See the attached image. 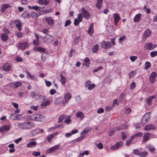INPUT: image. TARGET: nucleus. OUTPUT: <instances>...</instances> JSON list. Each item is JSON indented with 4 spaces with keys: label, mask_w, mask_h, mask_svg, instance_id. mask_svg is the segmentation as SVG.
I'll return each instance as SVG.
<instances>
[{
    "label": "nucleus",
    "mask_w": 157,
    "mask_h": 157,
    "mask_svg": "<svg viewBox=\"0 0 157 157\" xmlns=\"http://www.w3.org/2000/svg\"><path fill=\"white\" fill-rule=\"evenodd\" d=\"M157 46L156 44H153L151 43H147L144 46V48L150 50H153Z\"/></svg>",
    "instance_id": "nucleus-5"
},
{
    "label": "nucleus",
    "mask_w": 157,
    "mask_h": 157,
    "mask_svg": "<svg viewBox=\"0 0 157 157\" xmlns=\"http://www.w3.org/2000/svg\"><path fill=\"white\" fill-rule=\"evenodd\" d=\"M81 21L80 20H78L77 18H75L74 19V24L75 26H77L79 24V23L81 22Z\"/></svg>",
    "instance_id": "nucleus-47"
},
{
    "label": "nucleus",
    "mask_w": 157,
    "mask_h": 157,
    "mask_svg": "<svg viewBox=\"0 0 157 157\" xmlns=\"http://www.w3.org/2000/svg\"><path fill=\"white\" fill-rule=\"evenodd\" d=\"M2 68L4 71H9L11 69L10 65L8 63H6L3 66Z\"/></svg>",
    "instance_id": "nucleus-25"
},
{
    "label": "nucleus",
    "mask_w": 157,
    "mask_h": 157,
    "mask_svg": "<svg viewBox=\"0 0 157 157\" xmlns=\"http://www.w3.org/2000/svg\"><path fill=\"white\" fill-rule=\"evenodd\" d=\"M1 39L3 41H6L8 38V36L7 34H2L1 35Z\"/></svg>",
    "instance_id": "nucleus-35"
},
{
    "label": "nucleus",
    "mask_w": 157,
    "mask_h": 157,
    "mask_svg": "<svg viewBox=\"0 0 157 157\" xmlns=\"http://www.w3.org/2000/svg\"><path fill=\"white\" fill-rule=\"evenodd\" d=\"M149 113H146L142 118L141 122L142 124H145L151 117Z\"/></svg>",
    "instance_id": "nucleus-3"
},
{
    "label": "nucleus",
    "mask_w": 157,
    "mask_h": 157,
    "mask_svg": "<svg viewBox=\"0 0 157 157\" xmlns=\"http://www.w3.org/2000/svg\"><path fill=\"white\" fill-rule=\"evenodd\" d=\"M62 100L61 97L57 98L55 101L54 103L55 104H59L61 102Z\"/></svg>",
    "instance_id": "nucleus-43"
},
{
    "label": "nucleus",
    "mask_w": 157,
    "mask_h": 157,
    "mask_svg": "<svg viewBox=\"0 0 157 157\" xmlns=\"http://www.w3.org/2000/svg\"><path fill=\"white\" fill-rule=\"evenodd\" d=\"M44 119V116L41 114H37L34 117L33 120L41 122Z\"/></svg>",
    "instance_id": "nucleus-6"
},
{
    "label": "nucleus",
    "mask_w": 157,
    "mask_h": 157,
    "mask_svg": "<svg viewBox=\"0 0 157 157\" xmlns=\"http://www.w3.org/2000/svg\"><path fill=\"white\" fill-rule=\"evenodd\" d=\"M22 83L20 82H12L10 84V86L13 88H17L19 86H21Z\"/></svg>",
    "instance_id": "nucleus-12"
},
{
    "label": "nucleus",
    "mask_w": 157,
    "mask_h": 157,
    "mask_svg": "<svg viewBox=\"0 0 157 157\" xmlns=\"http://www.w3.org/2000/svg\"><path fill=\"white\" fill-rule=\"evenodd\" d=\"M75 52V51L73 49H71L70 51L69 52V56L71 57L72 56L73 53H74Z\"/></svg>",
    "instance_id": "nucleus-53"
},
{
    "label": "nucleus",
    "mask_w": 157,
    "mask_h": 157,
    "mask_svg": "<svg viewBox=\"0 0 157 157\" xmlns=\"http://www.w3.org/2000/svg\"><path fill=\"white\" fill-rule=\"evenodd\" d=\"M91 128H90L89 127H87L85 128L83 130L81 135H83L84 134H87L91 130Z\"/></svg>",
    "instance_id": "nucleus-31"
},
{
    "label": "nucleus",
    "mask_w": 157,
    "mask_h": 157,
    "mask_svg": "<svg viewBox=\"0 0 157 157\" xmlns=\"http://www.w3.org/2000/svg\"><path fill=\"white\" fill-rule=\"evenodd\" d=\"M36 142L35 141H30L26 145V147H31L32 146L34 147L36 145Z\"/></svg>",
    "instance_id": "nucleus-30"
},
{
    "label": "nucleus",
    "mask_w": 157,
    "mask_h": 157,
    "mask_svg": "<svg viewBox=\"0 0 157 157\" xmlns=\"http://www.w3.org/2000/svg\"><path fill=\"white\" fill-rule=\"evenodd\" d=\"M151 31L149 29H147L144 32L142 38L145 40L150 35Z\"/></svg>",
    "instance_id": "nucleus-17"
},
{
    "label": "nucleus",
    "mask_w": 157,
    "mask_h": 157,
    "mask_svg": "<svg viewBox=\"0 0 157 157\" xmlns=\"http://www.w3.org/2000/svg\"><path fill=\"white\" fill-rule=\"evenodd\" d=\"M83 136H81L78 138L76 139L72 140L71 142H73V143H75L82 140L83 139Z\"/></svg>",
    "instance_id": "nucleus-49"
},
{
    "label": "nucleus",
    "mask_w": 157,
    "mask_h": 157,
    "mask_svg": "<svg viewBox=\"0 0 157 157\" xmlns=\"http://www.w3.org/2000/svg\"><path fill=\"white\" fill-rule=\"evenodd\" d=\"M46 99V97L44 95H39L38 98L36 99L39 101L42 102L45 100Z\"/></svg>",
    "instance_id": "nucleus-27"
},
{
    "label": "nucleus",
    "mask_w": 157,
    "mask_h": 157,
    "mask_svg": "<svg viewBox=\"0 0 157 157\" xmlns=\"http://www.w3.org/2000/svg\"><path fill=\"white\" fill-rule=\"evenodd\" d=\"M10 5L8 3L3 4L1 9V12L3 13H4L6 11V9L10 7Z\"/></svg>",
    "instance_id": "nucleus-22"
},
{
    "label": "nucleus",
    "mask_w": 157,
    "mask_h": 157,
    "mask_svg": "<svg viewBox=\"0 0 157 157\" xmlns=\"http://www.w3.org/2000/svg\"><path fill=\"white\" fill-rule=\"evenodd\" d=\"M80 38L79 37H76V38L74 39V42L75 44H76L78 43L79 42Z\"/></svg>",
    "instance_id": "nucleus-50"
},
{
    "label": "nucleus",
    "mask_w": 157,
    "mask_h": 157,
    "mask_svg": "<svg viewBox=\"0 0 157 157\" xmlns=\"http://www.w3.org/2000/svg\"><path fill=\"white\" fill-rule=\"evenodd\" d=\"M59 147V145L55 146L48 150L47 153L48 154L51 153L57 149Z\"/></svg>",
    "instance_id": "nucleus-16"
},
{
    "label": "nucleus",
    "mask_w": 157,
    "mask_h": 157,
    "mask_svg": "<svg viewBox=\"0 0 157 157\" xmlns=\"http://www.w3.org/2000/svg\"><path fill=\"white\" fill-rule=\"evenodd\" d=\"M111 43L110 42L103 41L102 42L101 47L104 48H109L111 46Z\"/></svg>",
    "instance_id": "nucleus-9"
},
{
    "label": "nucleus",
    "mask_w": 157,
    "mask_h": 157,
    "mask_svg": "<svg viewBox=\"0 0 157 157\" xmlns=\"http://www.w3.org/2000/svg\"><path fill=\"white\" fill-rule=\"evenodd\" d=\"M84 62L82 63L84 66H86L88 68L89 67V64L90 63V59L88 57H86L84 59Z\"/></svg>",
    "instance_id": "nucleus-23"
},
{
    "label": "nucleus",
    "mask_w": 157,
    "mask_h": 157,
    "mask_svg": "<svg viewBox=\"0 0 157 157\" xmlns=\"http://www.w3.org/2000/svg\"><path fill=\"white\" fill-rule=\"evenodd\" d=\"M31 15L32 17L33 18H36L39 16V15H38L37 13L34 12H32L31 13Z\"/></svg>",
    "instance_id": "nucleus-44"
},
{
    "label": "nucleus",
    "mask_w": 157,
    "mask_h": 157,
    "mask_svg": "<svg viewBox=\"0 0 157 157\" xmlns=\"http://www.w3.org/2000/svg\"><path fill=\"white\" fill-rule=\"evenodd\" d=\"M115 144L116 146L117 147V148H118L123 145V142L121 141H120L117 143Z\"/></svg>",
    "instance_id": "nucleus-60"
},
{
    "label": "nucleus",
    "mask_w": 157,
    "mask_h": 157,
    "mask_svg": "<svg viewBox=\"0 0 157 157\" xmlns=\"http://www.w3.org/2000/svg\"><path fill=\"white\" fill-rule=\"evenodd\" d=\"M14 22L15 24V26L17 28L18 30L20 31L21 29L22 25L20 20L18 19L15 20Z\"/></svg>",
    "instance_id": "nucleus-15"
},
{
    "label": "nucleus",
    "mask_w": 157,
    "mask_h": 157,
    "mask_svg": "<svg viewBox=\"0 0 157 157\" xmlns=\"http://www.w3.org/2000/svg\"><path fill=\"white\" fill-rule=\"evenodd\" d=\"M157 55V51H152L150 53L151 56L152 57H155Z\"/></svg>",
    "instance_id": "nucleus-52"
},
{
    "label": "nucleus",
    "mask_w": 157,
    "mask_h": 157,
    "mask_svg": "<svg viewBox=\"0 0 157 157\" xmlns=\"http://www.w3.org/2000/svg\"><path fill=\"white\" fill-rule=\"evenodd\" d=\"M94 32L93 24H91L88 29V32L90 35L92 34Z\"/></svg>",
    "instance_id": "nucleus-34"
},
{
    "label": "nucleus",
    "mask_w": 157,
    "mask_h": 157,
    "mask_svg": "<svg viewBox=\"0 0 157 157\" xmlns=\"http://www.w3.org/2000/svg\"><path fill=\"white\" fill-rule=\"evenodd\" d=\"M43 9H44L43 7H38V9H37V11H40V12H39V13L40 14V15H41L42 14H43L44 13H48L51 12L48 11V10H46L44 11V13H43V12L42 11V10H43Z\"/></svg>",
    "instance_id": "nucleus-32"
},
{
    "label": "nucleus",
    "mask_w": 157,
    "mask_h": 157,
    "mask_svg": "<svg viewBox=\"0 0 157 157\" xmlns=\"http://www.w3.org/2000/svg\"><path fill=\"white\" fill-rule=\"evenodd\" d=\"M134 153L136 155L139 156L140 152L138 149H135L133 150Z\"/></svg>",
    "instance_id": "nucleus-59"
},
{
    "label": "nucleus",
    "mask_w": 157,
    "mask_h": 157,
    "mask_svg": "<svg viewBox=\"0 0 157 157\" xmlns=\"http://www.w3.org/2000/svg\"><path fill=\"white\" fill-rule=\"evenodd\" d=\"M155 129V127L152 124H150L145 126L144 129L146 131H149L151 129L154 130Z\"/></svg>",
    "instance_id": "nucleus-24"
},
{
    "label": "nucleus",
    "mask_w": 157,
    "mask_h": 157,
    "mask_svg": "<svg viewBox=\"0 0 157 157\" xmlns=\"http://www.w3.org/2000/svg\"><path fill=\"white\" fill-rule=\"evenodd\" d=\"M28 7L30 9H33L35 10L36 11H37V9L38 8V6H30L28 5Z\"/></svg>",
    "instance_id": "nucleus-45"
},
{
    "label": "nucleus",
    "mask_w": 157,
    "mask_h": 157,
    "mask_svg": "<svg viewBox=\"0 0 157 157\" xmlns=\"http://www.w3.org/2000/svg\"><path fill=\"white\" fill-rule=\"evenodd\" d=\"M104 112V109L103 108H101L98 109L97 111V113L100 114L101 113H103Z\"/></svg>",
    "instance_id": "nucleus-64"
},
{
    "label": "nucleus",
    "mask_w": 157,
    "mask_h": 157,
    "mask_svg": "<svg viewBox=\"0 0 157 157\" xmlns=\"http://www.w3.org/2000/svg\"><path fill=\"white\" fill-rule=\"evenodd\" d=\"M32 154L35 156H37L40 155V152L39 151H35L33 152Z\"/></svg>",
    "instance_id": "nucleus-56"
},
{
    "label": "nucleus",
    "mask_w": 157,
    "mask_h": 157,
    "mask_svg": "<svg viewBox=\"0 0 157 157\" xmlns=\"http://www.w3.org/2000/svg\"><path fill=\"white\" fill-rule=\"evenodd\" d=\"M50 0H39L38 3L40 5H47L49 2Z\"/></svg>",
    "instance_id": "nucleus-26"
},
{
    "label": "nucleus",
    "mask_w": 157,
    "mask_h": 157,
    "mask_svg": "<svg viewBox=\"0 0 157 157\" xmlns=\"http://www.w3.org/2000/svg\"><path fill=\"white\" fill-rule=\"evenodd\" d=\"M10 127L9 125H5L0 128V132H2L4 131H8L10 130Z\"/></svg>",
    "instance_id": "nucleus-19"
},
{
    "label": "nucleus",
    "mask_w": 157,
    "mask_h": 157,
    "mask_svg": "<svg viewBox=\"0 0 157 157\" xmlns=\"http://www.w3.org/2000/svg\"><path fill=\"white\" fill-rule=\"evenodd\" d=\"M75 116L77 117H79L81 120H82L84 118V115L82 112L78 111L75 114Z\"/></svg>",
    "instance_id": "nucleus-21"
},
{
    "label": "nucleus",
    "mask_w": 157,
    "mask_h": 157,
    "mask_svg": "<svg viewBox=\"0 0 157 157\" xmlns=\"http://www.w3.org/2000/svg\"><path fill=\"white\" fill-rule=\"evenodd\" d=\"M20 114L15 113L11 114L10 116V118L12 120H18L20 119Z\"/></svg>",
    "instance_id": "nucleus-14"
},
{
    "label": "nucleus",
    "mask_w": 157,
    "mask_h": 157,
    "mask_svg": "<svg viewBox=\"0 0 157 157\" xmlns=\"http://www.w3.org/2000/svg\"><path fill=\"white\" fill-rule=\"evenodd\" d=\"M121 135L122 136V140H124L126 138L127 136L126 134L124 132H122L121 133Z\"/></svg>",
    "instance_id": "nucleus-55"
},
{
    "label": "nucleus",
    "mask_w": 157,
    "mask_h": 157,
    "mask_svg": "<svg viewBox=\"0 0 157 157\" xmlns=\"http://www.w3.org/2000/svg\"><path fill=\"white\" fill-rule=\"evenodd\" d=\"M46 42L50 43L52 41L54 40V37L52 35L48 34L44 37Z\"/></svg>",
    "instance_id": "nucleus-8"
},
{
    "label": "nucleus",
    "mask_w": 157,
    "mask_h": 157,
    "mask_svg": "<svg viewBox=\"0 0 157 157\" xmlns=\"http://www.w3.org/2000/svg\"><path fill=\"white\" fill-rule=\"evenodd\" d=\"M60 77L61 78L60 79V82L62 85L64 84L66 82V78L65 77L63 76V74L60 75Z\"/></svg>",
    "instance_id": "nucleus-36"
},
{
    "label": "nucleus",
    "mask_w": 157,
    "mask_h": 157,
    "mask_svg": "<svg viewBox=\"0 0 157 157\" xmlns=\"http://www.w3.org/2000/svg\"><path fill=\"white\" fill-rule=\"evenodd\" d=\"M45 20L49 25H52L54 24V21L51 17H46L45 18Z\"/></svg>",
    "instance_id": "nucleus-13"
},
{
    "label": "nucleus",
    "mask_w": 157,
    "mask_h": 157,
    "mask_svg": "<svg viewBox=\"0 0 157 157\" xmlns=\"http://www.w3.org/2000/svg\"><path fill=\"white\" fill-rule=\"evenodd\" d=\"M157 76V74L155 72H153L151 73L149 78V80L151 84L154 83L156 77Z\"/></svg>",
    "instance_id": "nucleus-7"
},
{
    "label": "nucleus",
    "mask_w": 157,
    "mask_h": 157,
    "mask_svg": "<svg viewBox=\"0 0 157 157\" xmlns=\"http://www.w3.org/2000/svg\"><path fill=\"white\" fill-rule=\"evenodd\" d=\"M155 97L154 95L150 96L148 97L146 99V102L148 105H151V101Z\"/></svg>",
    "instance_id": "nucleus-20"
},
{
    "label": "nucleus",
    "mask_w": 157,
    "mask_h": 157,
    "mask_svg": "<svg viewBox=\"0 0 157 157\" xmlns=\"http://www.w3.org/2000/svg\"><path fill=\"white\" fill-rule=\"evenodd\" d=\"M95 85L93 84H90L88 87V89L89 90H91L95 87Z\"/></svg>",
    "instance_id": "nucleus-62"
},
{
    "label": "nucleus",
    "mask_w": 157,
    "mask_h": 157,
    "mask_svg": "<svg viewBox=\"0 0 157 157\" xmlns=\"http://www.w3.org/2000/svg\"><path fill=\"white\" fill-rule=\"evenodd\" d=\"M150 134L148 132L144 134L143 136L144 139L143 140V142H146L149 139L150 137Z\"/></svg>",
    "instance_id": "nucleus-33"
},
{
    "label": "nucleus",
    "mask_w": 157,
    "mask_h": 157,
    "mask_svg": "<svg viewBox=\"0 0 157 157\" xmlns=\"http://www.w3.org/2000/svg\"><path fill=\"white\" fill-rule=\"evenodd\" d=\"M137 59V57L136 56H131L130 57V59L131 61L134 62Z\"/></svg>",
    "instance_id": "nucleus-58"
},
{
    "label": "nucleus",
    "mask_w": 157,
    "mask_h": 157,
    "mask_svg": "<svg viewBox=\"0 0 157 157\" xmlns=\"http://www.w3.org/2000/svg\"><path fill=\"white\" fill-rule=\"evenodd\" d=\"M26 72L27 75L28 77H30L32 79L35 80V78L29 72L26 70Z\"/></svg>",
    "instance_id": "nucleus-46"
},
{
    "label": "nucleus",
    "mask_w": 157,
    "mask_h": 157,
    "mask_svg": "<svg viewBox=\"0 0 157 157\" xmlns=\"http://www.w3.org/2000/svg\"><path fill=\"white\" fill-rule=\"evenodd\" d=\"M99 48V46L98 44L94 45L92 48V50L93 52L96 53L98 51Z\"/></svg>",
    "instance_id": "nucleus-39"
},
{
    "label": "nucleus",
    "mask_w": 157,
    "mask_h": 157,
    "mask_svg": "<svg viewBox=\"0 0 157 157\" xmlns=\"http://www.w3.org/2000/svg\"><path fill=\"white\" fill-rule=\"evenodd\" d=\"M82 14L83 15V17L86 19H89L90 18V13L86 10L85 8L83 7L81 9Z\"/></svg>",
    "instance_id": "nucleus-2"
},
{
    "label": "nucleus",
    "mask_w": 157,
    "mask_h": 157,
    "mask_svg": "<svg viewBox=\"0 0 157 157\" xmlns=\"http://www.w3.org/2000/svg\"><path fill=\"white\" fill-rule=\"evenodd\" d=\"M141 14L140 13L137 14L133 18V21L134 22H138L141 18Z\"/></svg>",
    "instance_id": "nucleus-28"
},
{
    "label": "nucleus",
    "mask_w": 157,
    "mask_h": 157,
    "mask_svg": "<svg viewBox=\"0 0 157 157\" xmlns=\"http://www.w3.org/2000/svg\"><path fill=\"white\" fill-rule=\"evenodd\" d=\"M71 94L69 92L67 93L64 95V98L62 102V104L63 105H65L67 103L69 100L71 99Z\"/></svg>",
    "instance_id": "nucleus-4"
},
{
    "label": "nucleus",
    "mask_w": 157,
    "mask_h": 157,
    "mask_svg": "<svg viewBox=\"0 0 157 157\" xmlns=\"http://www.w3.org/2000/svg\"><path fill=\"white\" fill-rule=\"evenodd\" d=\"M71 117L70 115L68 116L66 118L65 120L63 122L67 124H69L71 121L70 120Z\"/></svg>",
    "instance_id": "nucleus-37"
},
{
    "label": "nucleus",
    "mask_w": 157,
    "mask_h": 157,
    "mask_svg": "<svg viewBox=\"0 0 157 157\" xmlns=\"http://www.w3.org/2000/svg\"><path fill=\"white\" fill-rule=\"evenodd\" d=\"M136 87V83L133 82L131 84L130 89L132 90L134 89Z\"/></svg>",
    "instance_id": "nucleus-54"
},
{
    "label": "nucleus",
    "mask_w": 157,
    "mask_h": 157,
    "mask_svg": "<svg viewBox=\"0 0 157 157\" xmlns=\"http://www.w3.org/2000/svg\"><path fill=\"white\" fill-rule=\"evenodd\" d=\"M54 136L52 134L48 135L47 137V140L48 141L50 142L51 141V140L53 138Z\"/></svg>",
    "instance_id": "nucleus-51"
},
{
    "label": "nucleus",
    "mask_w": 157,
    "mask_h": 157,
    "mask_svg": "<svg viewBox=\"0 0 157 157\" xmlns=\"http://www.w3.org/2000/svg\"><path fill=\"white\" fill-rule=\"evenodd\" d=\"M46 58H47L45 55L44 54H42L41 56V60L43 62H44L45 61L46 59Z\"/></svg>",
    "instance_id": "nucleus-57"
},
{
    "label": "nucleus",
    "mask_w": 157,
    "mask_h": 157,
    "mask_svg": "<svg viewBox=\"0 0 157 157\" xmlns=\"http://www.w3.org/2000/svg\"><path fill=\"white\" fill-rule=\"evenodd\" d=\"M30 16V14L28 12H24L22 15V17L24 18L29 17Z\"/></svg>",
    "instance_id": "nucleus-42"
},
{
    "label": "nucleus",
    "mask_w": 157,
    "mask_h": 157,
    "mask_svg": "<svg viewBox=\"0 0 157 157\" xmlns=\"http://www.w3.org/2000/svg\"><path fill=\"white\" fill-rule=\"evenodd\" d=\"M113 17L114 18V24L117 26L118 23L120 19V17L118 14L116 13H115L113 14Z\"/></svg>",
    "instance_id": "nucleus-11"
},
{
    "label": "nucleus",
    "mask_w": 157,
    "mask_h": 157,
    "mask_svg": "<svg viewBox=\"0 0 157 157\" xmlns=\"http://www.w3.org/2000/svg\"><path fill=\"white\" fill-rule=\"evenodd\" d=\"M33 50L37 52H44L46 51V49L45 48L42 47H35L33 48Z\"/></svg>",
    "instance_id": "nucleus-18"
},
{
    "label": "nucleus",
    "mask_w": 157,
    "mask_h": 157,
    "mask_svg": "<svg viewBox=\"0 0 157 157\" xmlns=\"http://www.w3.org/2000/svg\"><path fill=\"white\" fill-rule=\"evenodd\" d=\"M71 23V21L70 20H68L66 21L65 23L64 26H67Z\"/></svg>",
    "instance_id": "nucleus-63"
},
{
    "label": "nucleus",
    "mask_w": 157,
    "mask_h": 157,
    "mask_svg": "<svg viewBox=\"0 0 157 157\" xmlns=\"http://www.w3.org/2000/svg\"><path fill=\"white\" fill-rule=\"evenodd\" d=\"M148 152L147 151L140 152L139 156L140 157H145L148 155Z\"/></svg>",
    "instance_id": "nucleus-41"
},
{
    "label": "nucleus",
    "mask_w": 157,
    "mask_h": 157,
    "mask_svg": "<svg viewBox=\"0 0 157 157\" xmlns=\"http://www.w3.org/2000/svg\"><path fill=\"white\" fill-rule=\"evenodd\" d=\"M28 45V44L27 42H25L22 43H19L17 45L18 49H25Z\"/></svg>",
    "instance_id": "nucleus-10"
},
{
    "label": "nucleus",
    "mask_w": 157,
    "mask_h": 157,
    "mask_svg": "<svg viewBox=\"0 0 157 157\" xmlns=\"http://www.w3.org/2000/svg\"><path fill=\"white\" fill-rule=\"evenodd\" d=\"M45 82L46 85L47 86L49 87L52 85V83L51 82L48 81L46 80H45Z\"/></svg>",
    "instance_id": "nucleus-61"
},
{
    "label": "nucleus",
    "mask_w": 157,
    "mask_h": 157,
    "mask_svg": "<svg viewBox=\"0 0 157 157\" xmlns=\"http://www.w3.org/2000/svg\"><path fill=\"white\" fill-rule=\"evenodd\" d=\"M66 115L64 114H63L60 115L58 118V122L59 123H61L66 117Z\"/></svg>",
    "instance_id": "nucleus-38"
},
{
    "label": "nucleus",
    "mask_w": 157,
    "mask_h": 157,
    "mask_svg": "<svg viewBox=\"0 0 157 157\" xmlns=\"http://www.w3.org/2000/svg\"><path fill=\"white\" fill-rule=\"evenodd\" d=\"M50 101L48 99H47L45 101L43 102L41 104V105L42 107L47 106L48 105L50 104Z\"/></svg>",
    "instance_id": "nucleus-40"
},
{
    "label": "nucleus",
    "mask_w": 157,
    "mask_h": 157,
    "mask_svg": "<svg viewBox=\"0 0 157 157\" xmlns=\"http://www.w3.org/2000/svg\"><path fill=\"white\" fill-rule=\"evenodd\" d=\"M35 125V124L33 122L28 121L19 123L17 126L19 128L21 129L28 130L34 128Z\"/></svg>",
    "instance_id": "nucleus-1"
},
{
    "label": "nucleus",
    "mask_w": 157,
    "mask_h": 157,
    "mask_svg": "<svg viewBox=\"0 0 157 157\" xmlns=\"http://www.w3.org/2000/svg\"><path fill=\"white\" fill-rule=\"evenodd\" d=\"M40 132V129L37 128L32 130L30 133V134L32 136H35L37 134L39 133Z\"/></svg>",
    "instance_id": "nucleus-29"
},
{
    "label": "nucleus",
    "mask_w": 157,
    "mask_h": 157,
    "mask_svg": "<svg viewBox=\"0 0 157 157\" xmlns=\"http://www.w3.org/2000/svg\"><path fill=\"white\" fill-rule=\"evenodd\" d=\"M151 63L148 61H146L145 62V69L146 70L148 69L151 66Z\"/></svg>",
    "instance_id": "nucleus-48"
}]
</instances>
